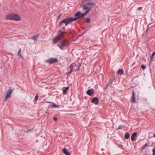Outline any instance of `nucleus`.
I'll use <instances>...</instances> for the list:
<instances>
[{
	"instance_id": "obj_1",
	"label": "nucleus",
	"mask_w": 155,
	"mask_h": 155,
	"mask_svg": "<svg viewBox=\"0 0 155 155\" xmlns=\"http://www.w3.org/2000/svg\"><path fill=\"white\" fill-rule=\"evenodd\" d=\"M95 3H92L89 0L84 1L82 3V7L83 9L86 10L85 13L87 15L92 7L95 6Z\"/></svg>"
},
{
	"instance_id": "obj_2",
	"label": "nucleus",
	"mask_w": 155,
	"mask_h": 155,
	"mask_svg": "<svg viewBox=\"0 0 155 155\" xmlns=\"http://www.w3.org/2000/svg\"><path fill=\"white\" fill-rule=\"evenodd\" d=\"M86 14L85 13H81L80 12H77L74 15V19L76 20L78 19L84 17Z\"/></svg>"
},
{
	"instance_id": "obj_3",
	"label": "nucleus",
	"mask_w": 155,
	"mask_h": 155,
	"mask_svg": "<svg viewBox=\"0 0 155 155\" xmlns=\"http://www.w3.org/2000/svg\"><path fill=\"white\" fill-rule=\"evenodd\" d=\"M64 32H61L58 34V36L54 38L53 41L54 43H56L60 40L62 37Z\"/></svg>"
},
{
	"instance_id": "obj_4",
	"label": "nucleus",
	"mask_w": 155,
	"mask_h": 155,
	"mask_svg": "<svg viewBox=\"0 0 155 155\" xmlns=\"http://www.w3.org/2000/svg\"><path fill=\"white\" fill-rule=\"evenodd\" d=\"M58 59L56 58H52L48 59L45 61V63H48L50 64H52L58 62Z\"/></svg>"
},
{
	"instance_id": "obj_5",
	"label": "nucleus",
	"mask_w": 155,
	"mask_h": 155,
	"mask_svg": "<svg viewBox=\"0 0 155 155\" xmlns=\"http://www.w3.org/2000/svg\"><path fill=\"white\" fill-rule=\"evenodd\" d=\"M66 19V26H68L69 24L75 21L74 19V18L68 17Z\"/></svg>"
},
{
	"instance_id": "obj_6",
	"label": "nucleus",
	"mask_w": 155,
	"mask_h": 155,
	"mask_svg": "<svg viewBox=\"0 0 155 155\" xmlns=\"http://www.w3.org/2000/svg\"><path fill=\"white\" fill-rule=\"evenodd\" d=\"M12 89H9L6 93V96L5 98V100L6 101L8 98L11 95L12 92Z\"/></svg>"
},
{
	"instance_id": "obj_7",
	"label": "nucleus",
	"mask_w": 155,
	"mask_h": 155,
	"mask_svg": "<svg viewBox=\"0 0 155 155\" xmlns=\"http://www.w3.org/2000/svg\"><path fill=\"white\" fill-rule=\"evenodd\" d=\"M13 20L16 21H19L21 20V18L19 15H18L13 14Z\"/></svg>"
},
{
	"instance_id": "obj_8",
	"label": "nucleus",
	"mask_w": 155,
	"mask_h": 155,
	"mask_svg": "<svg viewBox=\"0 0 155 155\" xmlns=\"http://www.w3.org/2000/svg\"><path fill=\"white\" fill-rule=\"evenodd\" d=\"M137 134L136 132L133 133L131 136V139L132 141H134L136 139L135 137H136Z\"/></svg>"
},
{
	"instance_id": "obj_9",
	"label": "nucleus",
	"mask_w": 155,
	"mask_h": 155,
	"mask_svg": "<svg viewBox=\"0 0 155 155\" xmlns=\"http://www.w3.org/2000/svg\"><path fill=\"white\" fill-rule=\"evenodd\" d=\"M66 40H65L64 42L61 43L60 44L58 45V46L61 49H63L65 45V44L64 43L66 42Z\"/></svg>"
},
{
	"instance_id": "obj_10",
	"label": "nucleus",
	"mask_w": 155,
	"mask_h": 155,
	"mask_svg": "<svg viewBox=\"0 0 155 155\" xmlns=\"http://www.w3.org/2000/svg\"><path fill=\"white\" fill-rule=\"evenodd\" d=\"M92 102L96 105H97L98 103V99L96 97H94L92 100Z\"/></svg>"
},
{
	"instance_id": "obj_11",
	"label": "nucleus",
	"mask_w": 155,
	"mask_h": 155,
	"mask_svg": "<svg viewBox=\"0 0 155 155\" xmlns=\"http://www.w3.org/2000/svg\"><path fill=\"white\" fill-rule=\"evenodd\" d=\"M13 14H9L7 15L6 20H13Z\"/></svg>"
},
{
	"instance_id": "obj_12",
	"label": "nucleus",
	"mask_w": 155,
	"mask_h": 155,
	"mask_svg": "<svg viewBox=\"0 0 155 155\" xmlns=\"http://www.w3.org/2000/svg\"><path fill=\"white\" fill-rule=\"evenodd\" d=\"M94 90L93 89H89L87 91V94L89 95H91L93 93Z\"/></svg>"
},
{
	"instance_id": "obj_13",
	"label": "nucleus",
	"mask_w": 155,
	"mask_h": 155,
	"mask_svg": "<svg viewBox=\"0 0 155 155\" xmlns=\"http://www.w3.org/2000/svg\"><path fill=\"white\" fill-rule=\"evenodd\" d=\"M114 81V79H110L109 81L107 84V86H106L107 87H108L112 85L113 82Z\"/></svg>"
},
{
	"instance_id": "obj_14",
	"label": "nucleus",
	"mask_w": 155,
	"mask_h": 155,
	"mask_svg": "<svg viewBox=\"0 0 155 155\" xmlns=\"http://www.w3.org/2000/svg\"><path fill=\"white\" fill-rule=\"evenodd\" d=\"M63 152L65 155H70V153L66 148L63 149Z\"/></svg>"
},
{
	"instance_id": "obj_15",
	"label": "nucleus",
	"mask_w": 155,
	"mask_h": 155,
	"mask_svg": "<svg viewBox=\"0 0 155 155\" xmlns=\"http://www.w3.org/2000/svg\"><path fill=\"white\" fill-rule=\"evenodd\" d=\"M66 19H65L62 20L60 23H59V25H62V24L64 23H65V24H66Z\"/></svg>"
},
{
	"instance_id": "obj_16",
	"label": "nucleus",
	"mask_w": 155,
	"mask_h": 155,
	"mask_svg": "<svg viewBox=\"0 0 155 155\" xmlns=\"http://www.w3.org/2000/svg\"><path fill=\"white\" fill-rule=\"evenodd\" d=\"M130 137V135L129 133L127 132L125 133V138L126 139H128Z\"/></svg>"
},
{
	"instance_id": "obj_17",
	"label": "nucleus",
	"mask_w": 155,
	"mask_h": 155,
	"mask_svg": "<svg viewBox=\"0 0 155 155\" xmlns=\"http://www.w3.org/2000/svg\"><path fill=\"white\" fill-rule=\"evenodd\" d=\"M69 89V87H65V89L63 90V92L64 94H65L66 93L67 91Z\"/></svg>"
},
{
	"instance_id": "obj_18",
	"label": "nucleus",
	"mask_w": 155,
	"mask_h": 155,
	"mask_svg": "<svg viewBox=\"0 0 155 155\" xmlns=\"http://www.w3.org/2000/svg\"><path fill=\"white\" fill-rule=\"evenodd\" d=\"M73 66L72 65H71V66L70 67V71L69 72L68 74H69L72 72V71H73Z\"/></svg>"
},
{
	"instance_id": "obj_19",
	"label": "nucleus",
	"mask_w": 155,
	"mask_h": 155,
	"mask_svg": "<svg viewBox=\"0 0 155 155\" xmlns=\"http://www.w3.org/2000/svg\"><path fill=\"white\" fill-rule=\"evenodd\" d=\"M38 35H37L36 36H34L32 38L34 40H36L37 39V38H38Z\"/></svg>"
},
{
	"instance_id": "obj_20",
	"label": "nucleus",
	"mask_w": 155,
	"mask_h": 155,
	"mask_svg": "<svg viewBox=\"0 0 155 155\" xmlns=\"http://www.w3.org/2000/svg\"><path fill=\"white\" fill-rule=\"evenodd\" d=\"M131 102H135V97H132L131 99Z\"/></svg>"
},
{
	"instance_id": "obj_21",
	"label": "nucleus",
	"mask_w": 155,
	"mask_h": 155,
	"mask_svg": "<svg viewBox=\"0 0 155 155\" xmlns=\"http://www.w3.org/2000/svg\"><path fill=\"white\" fill-rule=\"evenodd\" d=\"M118 72V74H123V71L122 70H119Z\"/></svg>"
},
{
	"instance_id": "obj_22",
	"label": "nucleus",
	"mask_w": 155,
	"mask_h": 155,
	"mask_svg": "<svg viewBox=\"0 0 155 155\" xmlns=\"http://www.w3.org/2000/svg\"><path fill=\"white\" fill-rule=\"evenodd\" d=\"M21 49H20V50L19 51V52H18V55H20L21 57V58H23V56L21 54Z\"/></svg>"
},
{
	"instance_id": "obj_23",
	"label": "nucleus",
	"mask_w": 155,
	"mask_h": 155,
	"mask_svg": "<svg viewBox=\"0 0 155 155\" xmlns=\"http://www.w3.org/2000/svg\"><path fill=\"white\" fill-rule=\"evenodd\" d=\"M52 103L53 104L52 105H51L52 107H58L59 106L58 105H57L56 104L54 103Z\"/></svg>"
},
{
	"instance_id": "obj_24",
	"label": "nucleus",
	"mask_w": 155,
	"mask_h": 155,
	"mask_svg": "<svg viewBox=\"0 0 155 155\" xmlns=\"http://www.w3.org/2000/svg\"><path fill=\"white\" fill-rule=\"evenodd\" d=\"M155 55V52H153L152 54V56L150 58L152 60L153 59V56Z\"/></svg>"
},
{
	"instance_id": "obj_25",
	"label": "nucleus",
	"mask_w": 155,
	"mask_h": 155,
	"mask_svg": "<svg viewBox=\"0 0 155 155\" xmlns=\"http://www.w3.org/2000/svg\"><path fill=\"white\" fill-rule=\"evenodd\" d=\"M86 21L87 23H89L90 22V19L89 18H87L86 19Z\"/></svg>"
},
{
	"instance_id": "obj_26",
	"label": "nucleus",
	"mask_w": 155,
	"mask_h": 155,
	"mask_svg": "<svg viewBox=\"0 0 155 155\" xmlns=\"http://www.w3.org/2000/svg\"><path fill=\"white\" fill-rule=\"evenodd\" d=\"M38 95L37 94L35 95V100L36 101H37L38 99Z\"/></svg>"
},
{
	"instance_id": "obj_27",
	"label": "nucleus",
	"mask_w": 155,
	"mask_h": 155,
	"mask_svg": "<svg viewBox=\"0 0 155 155\" xmlns=\"http://www.w3.org/2000/svg\"><path fill=\"white\" fill-rule=\"evenodd\" d=\"M141 68L143 70H144L146 68V67L144 65H142L141 66Z\"/></svg>"
},
{
	"instance_id": "obj_28",
	"label": "nucleus",
	"mask_w": 155,
	"mask_h": 155,
	"mask_svg": "<svg viewBox=\"0 0 155 155\" xmlns=\"http://www.w3.org/2000/svg\"><path fill=\"white\" fill-rule=\"evenodd\" d=\"M123 127L121 126H119L117 128V130L121 129Z\"/></svg>"
},
{
	"instance_id": "obj_29",
	"label": "nucleus",
	"mask_w": 155,
	"mask_h": 155,
	"mask_svg": "<svg viewBox=\"0 0 155 155\" xmlns=\"http://www.w3.org/2000/svg\"><path fill=\"white\" fill-rule=\"evenodd\" d=\"M153 155H155V149L153 150Z\"/></svg>"
},
{
	"instance_id": "obj_30",
	"label": "nucleus",
	"mask_w": 155,
	"mask_h": 155,
	"mask_svg": "<svg viewBox=\"0 0 155 155\" xmlns=\"http://www.w3.org/2000/svg\"><path fill=\"white\" fill-rule=\"evenodd\" d=\"M142 9V7H139L137 9L138 10H141V9Z\"/></svg>"
},
{
	"instance_id": "obj_31",
	"label": "nucleus",
	"mask_w": 155,
	"mask_h": 155,
	"mask_svg": "<svg viewBox=\"0 0 155 155\" xmlns=\"http://www.w3.org/2000/svg\"><path fill=\"white\" fill-rule=\"evenodd\" d=\"M132 97H135V93L134 91H133V94H132Z\"/></svg>"
},
{
	"instance_id": "obj_32",
	"label": "nucleus",
	"mask_w": 155,
	"mask_h": 155,
	"mask_svg": "<svg viewBox=\"0 0 155 155\" xmlns=\"http://www.w3.org/2000/svg\"><path fill=\"white\" fill-rule=\"evenodd\" d=\"M57 118L56 117H54V121H57Z\"/></svg>"
},
{
	"instance_id": "obj_33",
	"label": "nucleus",
	"mask_w": 155,
	"mask_h": 155,
	"mask_svg": "<svg viewBox=\"0 0 155 155\" xmlns=\"http://www.w3.org/2000/svg\"><path fill=\"white\" fill-rule=\"evenodd\" d=\"M61 30H59L58 31V34L61 33ZM64 33H65V32H64Z\"/></svg>"
},
{
	"instance_id": "obj_34",
	"label": "nucleus",
	"mask_w": 155,
	"mask_h": 155,
	"mask_svg": "<svg viewBox=\"0 0 155 155\" xmlns=\"http://www.w3.org/2000/svg\"><path fill=\"white\" fill-rule=\"evenodd\" d=\"M152 24H150L147 26V27H148V29L147 30V31L148 30V28L149 27V26H150Z\"/></svg>"
},
{
	"instance_id": "obj_35",
	"label": "nucleus",
	"mask_w": 155,
	"mask_h": 155,
	"mask_svg": "<svg viewBox=\"0 0 155 155\" xmlns=\"http://www.w3.org/2000/svg\"><path fill=\"white\" fill-rule=\"evenodd\" d=\"M61 16V15H60L58 16V20L59 18H60V17Z\"/></svg>"
},
{
	"instance_id": "obj_36",
	"label": "nucleus",
	"mask_w": 155,
	"mask_h": 155,
	"mask_svg": "<svg viewBox=\"0 0 155 155\" xmlns=\"http://www.w3.org/2000/svg\"><path fill=\"white\" fill-rule=\"evenodd\" d=\"M79 68V67L77 69H76V71H78Z\"/></svg>"
},
{
	"instance_id": "obj_37",
	"label": "nucleus",
	"mask_w": 155,
	"mask_h": 155,
	"mask_svg": "<svg viewBox=\"0 0 155 155\" xmlns=\"http://www.w3.org/2000/svg\"><path fill=\"white\" fill-rule=\"evenodd\" d=\"M147 146V144H146V145H145L144 146V148H145V147L146 146Z\"/></svg>"
},
{
	"instance_id": "obj_38",
	"label": "nucleus",
	"mask_w": 155,
	"mask_h": 155,
	"mask_svg": "<svg viewBox=\"0 0 155 155\" xmlns=\"http://www.w3.org/2000/svg\"><path fill=\"white\" fill-rule=\"evenodd\" d=\"M65 27H63V29H65Z\"/></svg>"
},
{
	"instance_id": "obj_39",
	"label": "nucleus",
	"mask_w": 155,
	"mask_h": 155,
	"mask_svg": "<svg viewBox=\"0 0 155 155\" xmlns=\"http://www.w3.org/2000/svg\"><path fill=\"white\" fill-rule=\"evenodd\" d=\"M153 137H155V134H154L153 135Z\"/></svg>"
},
{
	"instance_id": "obj_40",
	"label": "nucleus",
	"mask_w": 155,
	"mask_h": 155,
	"mask_svg": "<svg viewBox=\"0 0 155 155\" xmlns=\"http://www.w3.org/2000/svg\"><path fill=\"white\" fill-rule=\"evenodd\" d=\"M47 102V103H51V102Z\"/></svg>"
}]
</instances>
